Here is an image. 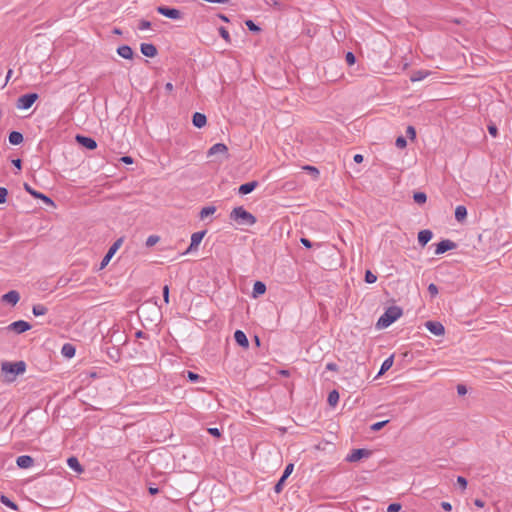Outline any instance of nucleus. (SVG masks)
<instances>
[{
	"label": "nucleus",
	"instance_id": "nucleus-38",
	"mask_svg": "<svg viewBox=\"0 0 512 512\" xmlns=\"http://www.w3.org/2000/svg\"><path fill=\"white\" fill-rule=\"evenodd\" d=\"M245 25L248 27V29L250 31H254V32L260 31V28L252 20H246Z\"/></svg>",
	"mask_w": 512,
	"mask_h": 512
},
{
	"label": "nucleus",
	"instance_id": "nucleus-18",
	"mask_svg": "<svg viewBox=\"0 0 512 512\" xmlns=\"http://www.w3.org/2000/svg\"><path fill=\"white\" fill-rule=\"evenodd\" d=\"M205 234H206V231H199V232L193 233L191 236V243H190L189 249L191 250V249L197 248L199 246V244L201 243Z\"/></svg>",
	"mask_w": 512,
	"mask_h": 512
},
{
	"label": "nucleus",
	"instance_id": "nucleus-32",
	"mask_svg": "<svg viewBox=\"0 0 512 512\" xmlns=\"http://www.w3.org/2000/svg\"><path fill=\"white\" fill-rule=\"evenodd\" d=\"M62 354L68 358H71L75 354V348L71 344H65L62 347Z\"/></svg>",
	"mask_w": 512,
	"mask_h": 512
},
{
	"label": "nucleus",
	"instance_id": "nucleus-13",
	"mask_svg": "<svg viewBox=\"0 0 512 512\" xmlns=\"http://www.w3.org/2000/svg\"><path fill=\"white\" fill-rule=\"evenodd\" d=\"M19 299L20 295L15 290L9 291L2 296V301L12 306L16 305L19 302Z\"/></svg>",
	"mask_w": 512,
	"mask_h": 512
},
{
	"label": "nucleus",
	"instance_id": "nucleus-47",
	"mask_svg": "<svg viewBox=\"0 0 512 512\" xmlns=\"http://www.w3.org/2000/svg\"><path fill=\"white\" fill-rule=\"evenodd\" d=\"M488 131L489 134L493 137H496L498 135V129L495 124L491 123L488 125Z\"/></svg>",
	"mask_w": 512,
	"mask_h": 512
},
{
	"label": "nucleus",
	"instance_id": "nucleus-60",
	"mask_svg": "<svg viewBox=\"0 0 512 512\" xmlns=\"http://www.w3.org/2000/svg\"><path fill=\"white\" fill-rule=\"evenodd\" d=\"M12 164H13L17 169H19V170L21 169V164H22V162H21V160H20V159H14V160L12 161Z\"/></svg>",
	"mask_w": 512,
	"mask_h": 512
},
{
	"label": "nucleus",
	"instance_id": "nucleus-9",
	"mask_svg": "<svg viewBox=\"0 0 512 512\" xmlns=\"http://www.w3.org/2000/svg\"><path fill=\"white\" fill-rule=\"evenodd\" d=\"M122 243H123V239L122 238H119L118 240H116L113 243V245L109 248L107 254L102 259L101 268H103L104 266H106L108 264V262L110 261L112 256L116 253V251L120 248Z\"/></svg>",
	"mask_w": 512,
	"mask_h": 512
},
{
	"label": "nucleus",
	"instance_id": "nucleus-59",
	"mask_svg": "<svg viewBox=\"0 0 512 512\" xmlns=\"http://www.w3.org/2000/svg\"><path fill=\"white\" fill-rule=\"evenodd\" d=\"M441 507L446 511H450L452 509V506L449 502H442Z\"/></svg>",
	"mask_w": 512,
	"mask_h": 512
},
{
	"label": "nucleus",
	"instance_id": "nucleus-58",
	"mask_svg": "<svg viewBox=\"0 0 512 512\" xmlns=\"http://www.w3.org/2000/svg\"><path fill=\"white\" fill-rule=\"evenodd\" d=\"M121 161L124 162L125 164H132L133 163V159L130 156H123V157H121Z\"/></svg>",
	"mask_w": 512,
	"mask_h": 512
},
{
	"label": "nucleus",
	"instance_id": "nucleus-44",
	"mask_svg": "<svg viewBox=\"0 0 512 512\" xmlns=\"http://www.w3.org/2000/svg\"><path fill=\"white\" fill-rule=\"evenodd\" d=\"M345 60L348 65H353L356 61L355 55L352 52H348L345 56Z\"/></svg>",
	"mask_w": 512,
	"mask_h": 512
},
{
	"label": "nucleus",
	"instance_id": "nucleus-11",
	"mask_svg": "<svg viewBox=\"0 0 512 512\" xmlns=\"http://www.w3.org/2000/svg\"><path fill=\"white\" fill-rule=\"evenodd\" d=\"M228 148L223 143H216L208 150V156H214L217 154L227 157Z\"/></svg>",
	"mask_w": 512,
	"mask_h": 512
},
{
	"label": "nucleus",
	"instance_id": "nucleus-28",
	"mask_svg": "<svg viewBox=\"0 0 512 512\" xmlns=\"http://www.w3.org/2000/svg\"><path fill=\"white\" fill-rule=\"evenodd\" d=\"M265 291H266V285L263 282H261V281L255 282L254 287H253L254 296L264 294Z\"/></svg>",
	"mask_w": 512,
	"mask_h": 512
},
{
	"label": "nucleus",
	"instance_id": "nucleus-7",
	"mask_svg": "<svg viewBox=\"0 0 512 512\" xmlns=\"http://www.w3.org/2000/svg\"><path fill=\"white\" fill-rule=\"evenodd\" d=\"M371 455V451L367 449H354L352 452L346 457L348 462H357L362 458H367Z\"/></svg>",
	"mask_w": 512,
	"mask_h": 512
},
{
	"label": "nucleus",
	"instance_id": "nucleus-40",
	"mask_svg": "<svg viewBox=\"0 0 512 512\" xmlns=\"http://www.w3.org/2000/svg\"><path fill=\"white\" fill-rule=\"evenodd\" d=\"M293 469H294V465H293L292 463L288 464V465L285 467V470H284V472H283L282 477H284V478H286V479H287V478L291 475V473L293 472Z\"/></svg>",
	"mask_w": 512,
	"mask_h": 512
},
{
	"label": "nucleus",
	"instance_id": "nucleus-62",
	"mask_svg": "<svg viewBox=\"0 0 512 512\" xmlns=\"http://www.w3.org/2000/svg\"><path fill=\"white\" fill-rule=\"evenodd\" d=\"M474 504H475L477 507H479V508L484 507V502H483L482 500H480V499H476V500L474 501Z\"/></svg>",
	"mask_w": 512,
	"mask_h": 512
},
{
	"label": "nucleus",
	"instance_id": "nucleus-50",
	"mask_svg": "<svg viewBox=\"0 0 512 512\" xmlns=\"http://www.w3.org/2000/svg\"><path fill=\"white\" fill-rule=\"evenodd\" d=\"M457 483L461 486V488L463 490L466 489V487H467V480L464 477L458 476L457 477Z\"/></svg>",
	"mask_w": 512,
	"mask_h": 512
},
{
	"label": "nucleus",
	"instance_id": "nucleus-34",
	"mask_svg": "<svg viewBox=\"0 0 512 512\" xmlns=\"http://www.w3.org/2000/svg\"><path fill=\"white\" fill-rule=\"evenodd\" d=\"M377 280V276L373 274L370 270H367L365 273V281L369 284L375 283Z\"/></svg>",
	"mask_w": 512,
	"mask_h": 512
},
{
	"label": "nucleus",
	"instance_id": "nucleus-42",
	"mask_svg": "<svg viewBox=\"0 0 512 512\" xmlns=\"http://www.w3.org/2000/svg\"><path fill=\"white\" fill-rule=\"evenodd\" d=\"M8 191L4 187H0V204H3L7 200Z\"/></svg>",
	"mask_w": 512,
	"mask_h": 512
},
{
	"label": "nucleus",
	"instance_id": "nucleus-63",
	"mask_svg": "<svg viewBox=\"0 0 512 512\" xmlns=\"http://www.w3.org/2000/svg\"><path fill=\"white\" fill-rule=\"evenodd\" d=\"M165 89L168 92H171L173 90V84L171 82L166 83Z\"/></svg>",
	"mask_w": 512,
	"mask_h": 512
},
{
	"label": "nucleus",
	"instance_id": "nucleus-31",
	"mask_svg": "<svg viewBox=\"0 0 512 512\" xmlns=\"http://www.w3.org/2000/svg\"><path fill=\"white\" fill-rule=\"evenodd\" d=\"M327 400H328L329 405H331L333 407L336 406V404L339 401V393H338V391H336V390L331 391L329 393V395H328V399Z\"/></svg>",
	"mask_w": 512,
	"mask_h": 512
},
{
	"label": "nucleus",
	"instance_id": "nucleus-3",
	"mask_svg": "<svg viewBox=\"0 0 512 512\" xmlns=\"http://www.w3.org/2000/svg\"><path fill=\"white\" fill-rule=\"evenodd\" d=\"M402 315V311L400 308L396 306L389 307L384 314L377 321V328L383 329L390 326L393 322H395Z\"/></svg>",
	"mask_w": 512,
	"mask_h": 512
},
{
	"label": "nucleus",
	"instance_id": "nucleus-64",
	"mask_svg": "<svg viewBox=\"0 0 512 512\" xmlns=\"http://www.w3.org/2000/svg\"><path fill=\"white\" fill-rule=\"evenodd\" d=\"M149 492H150V494L155 495V494H157L159 492V489L158 488H154V487H150L149 488Z\"/></svg>",
	"mask_w": 512,
	"mask_h": 512
},
{
	"label": "nucleus",
	"instance_id": "nucleus-1",
	"mask_svg": "<svg viewBox=\"0 0 512 512\" xmlns=\"http://www.w3.org/2000/svg\"><path fill=\"white\" fill-rule=\"evenodd\" d=\"M1 370L5 374L6 380L8 382H12L15 380L17 375L23 374L25 372L26 364L24 361L3 362L1 365Z\"/></svg>",
	"mask_w": 512,
	"mask_h": 512
},
{
	"label": "nucleus",
	"instance_id": "nucleus-39",
	"mask_svg": "<svg viewBox=\"0 0 512 512\" xmlns=\"http://www.w3.org/2000/svg\"><path fill=\"white\" fill-rule=\"evenodd\" d=\"M286 478L282 477L279 479V481L276 483L274 490L276 493H280L282 491L283 485L285 483Z\"/></svg>",
	"mask_w": 512,
	"mask_h": 512
},
{
	"label": "nucleus",
	"instance_id": "nucleus-46",
	"mask_svg": "<svg viewBox=\"0 0 512 512\" xmlns=\"http://www.w3.org/2000/svg\"><path fill=\"white\" fill-rule=\"evenodd\" d=\"M428 292L432 297H434L438 294V287L434 283H431L428 286Z\"/></svg>",
	"mask_w": 512,
	"mask_h": 512
},
{
	"label": "nucleus",
	"instance_id": "nucleus-2",
	"mask_svg": "<svg viewBox=\"0 0 512 512\" xmlns=\"http://www.w3.org/2000/svg\"><path fill=\"white\" fill-rule=\"evenodd\" d=\"M230 219L240 225H254L256 218L250 212L246 211L242 206L234 208L230 213Z\"/></svg>",
	"mask_w": 512,
	"mask_h": 512
},
{
	"label": "nucleus",
	"instance_id": "nucleus-25",
	"mask_svg": "<svg viewBox=\"0 0 512 512\" xmlns=\"http://www.w3.org/2000/svg\"><path fill=\"white\" fill-rule=\"evenodd\" d=\"M9 142L12 145H19L23 142V135L18 131H13L9 134Z\"/></svg>",
	"mask_w": 512,
	"mask_h": 512
},
{
	"label": "nucleus",
	"instance_id": "nucleus-15",
	"mask_svg": "<svg viewBox=\"0 0 512 512\" xmlns=\"http://www.w3.org/2000/svg\"><path fill=\"white\" fill-rule=\"evenodd\" d=\"M16 463H17L18 467L27 469L33 465L34 460L29 455H21L17 458Z\"/></svg>",
	"mask_w": 512,
	"mask_h": 512
},
{
	"label": "nucleus",
	"instance_id": "nucleus-16",
	"mask_svg": "<svg viewBox=\"0 0 512 512\" xmlns=\"http://www.w3.org/2000/svg\"><path fill=\"white\" fill-rule=\"evenodd\" d=\"M207 118L200 112H195L192 117V123L197 128H202L206 125Z\"/></svg>",
	"mask_w": 512,
	"mask_h": 512
},
{
	"label": "nucleus",
	"instance_id": "nucleus-24",
	"mask_svg": "<svg viewBox=\"0 0 512 512\" xmlns=\"http://www.w3.org/2000/svg\"><path fill=\"white\" fill-rule=\"evenodd\" d=\"M467 217V209L465 206L459 205L455 209V219L458 222H463Z\"/></svg>",
	"mask_w": 512,
	"mask_h": 512
},
{
	"label": "nucleus",
	"instance_id": "nucleus-29",
	"mask_svg": "<svg viewBox=\"0 0 512 512\" xmlns=\"http://www.w3.org/2000/svg\"><path fill=\"white\" fill-rule=\"evenodd\" d=\"M392 365H393V356H390L383 361L380 371H379V374H383L384 372L389 370L392 367Z\"/></svg>",
	"mask_w": 512,
	"mask_h": 512
},
{
	"label": "nucleus",
	"instance_id": "nucleus-10",
	"mask_svg": "<svg viewBox=\"0 0 512 512\" xmlns=\"http://www.w3.org/2000/svg\"><path fill=\"white\" fill-rule=\"evenodd\" d=\"M425 327L429 332H431L435 336H442L445 333L444 326L437 321H427L425 323Z\"/></svg>",
	"mask_w": 512,
	"mask_h": 512
},
{
	"label": "nucleus",
	"instance_id": "nucleus-49",
	"mask_svg": "<svg viewBox=\"0 0 512 512\" xmlns=\"http://www.w3.org/2000/svg\"><path fill=\"white\" fill-rule=\"evenodd\" d=\"M187 377L192 382H196L200 379V376L192 371L187 372Z\"/></svg>",
	"mask_w": 512,
	"mask_h": 512
},
{
	"label": "nucleus",
	"instance_id": "nucleus-51",
	"mask_svg": "<svg viewBox=\"0 0 512 512\" xmlns=\"http://www.w3.org/2000/svg\"><path fill=\"white\" fill-rule=\"evenodd\" d=\"M163 298H164V301H165L166 303H168V302H169V287H168V285H165V286L163 287Z\"/></svg>",
	"mask_w": 512,
	"mask_h": 512
},
{
	"label": "nucleus",
	"instance_id": "nucleus-61",
	"mask_svg": "<svg viewBox=\"0 0 512 512\" xmlns=\"http://www.w3.org/2000/svg\"><path fill=\"white\" fill-rule=\"evenodd\" d=\"M353 159L356 163H361L363 161V156L361 154H356Z\"/></svg>",
	"mask_w": 512,
	"mask_h": 512
},
{
	"label": "nucleus",
	"instance_id": "nucleus-17",
	"mask_svg": "<svg viewBox=\"0 0 512 512\" xmlns=\"http://www.w3.org/2000/svg\"><path fill=\"white\" fill-rule=\"evenodd\" d=\"M257 186H258V182L257 181L247 182V183H244V184L240 185V187L238 189V192L241 195H246V194H249L252 191H254V189Z\"/></svg>",
	"mask_w": 512,
	"mask_h": 512
},
{
	"label": "nucleus",
	"instance_id": "nucleus-6",
	"mask_svg": "<svg viewBox=\"0 0 512 512\" xmlns=\"http://www.w3.org/2000/svg\"><path fill=\"white\" fill-rule=\"evenodd\" d=\"M157 12L167 18L174 19V20H178L182 16V13L180 10L175 9V8L166 7V6L157 7Z\"/></svg>",
	"mask_w": 512,
	"mask_h": 512
},
{
	"label": "nucleus",
	"instance_id": "nucleus-21",
	"mask_svg": "<svg viewBox=\"0 0 512 512\" xmlns=\"http://www.w3.org/2000/svg\"><path fill=\"white\" fill-rule=\"evenodd\" d=\"M117 53L124 59H132L133 58V50L128 45H122L118 47Z\"/></svg>",
	"mask_w": 512,
	"mask_h": 512
},
{
	"label": "nucleus",
	"instance_id": "nucleus-23",
	"mask_svg": "<svg viewBox=\"0 0 512 512\" xmlns=\"http://www.w3.org/2000/svg\"><path fill=\"white\" fill-rule=\"evenodd\" d=\"M68 466L77 473H82L83 468L76 457H70L67 459Z\"/></svg>",
	"mask_w": 512,
	"mask_h": 512
},
{
	"label": "nucleus",
	"instance_id": "nucleus-27",
	"mask_svg": "<svg viewBox=\"0 0 512 512\" xmlns=\"http://www.w3.org/2000/svg\"><path fill=\"white\" fill-rule=\"evenodd\" d=\"M216 211V207L215 206H206V207H203L199 213V217L201 220H204L206 217L214 214Z\"/></svg>",
	"mask_w": 512,
	"mask_h": 512
},
{
	"label": "nucleus",
	"instance_id": "nucleus-12",
	"mask_svg": "<svg viewBox=\"0 0 512 512\" xmlns=\"http://www.w3.org/2000/svg\"><path fill=\"white\" fill-rule=\"evenodd\" d=\"M76 140L79 144H81L83 147L89 150H93L97 147L96 141L90 137L77 135Z\"/></svg>",
	"mask_w": 512,
	"mask_h": 512
},
{
	"label": "nucleus",
	"instance_id": "nucleus-20",
	"mask_svg": "<svg viewBox=\"0 0 512 512\" xmlns=\"http://www.w3.org/2000/svg\"><path fill=\"white\" fill-rule=\"evenodd\" d=\"M432 236L433 234L430 230H421L418 233V242L421 244V246H425L432 239Z\"/></svg>",
	"mask_w": 512,
	"mask_h": 512
},
{
	"label": "nucleus",
	"instance_id": "nucleus-55",
	"mask_svg": "<svg viewBox=\"0 0 512 512\" xmlns=\"http://www.w3.org/2000/svg\"><path fill=\"white\" fill-rule=\"evenodd\" d=\"M208 432L215 437H219L221 435L218 428H209Z\"/></svg>",
	"mask_w": 512,
	"mask_h": 512
},
{
	"label": "nucleus",
	"instance_id": "nucleus-8",
	"mask_svg": "<svg viewBox=\"0 0 512 512\" xmlns=\"http://www.w3.org/2000/svg\"><path fill=\"white\" fill-rule=\"evenodd\" d=\"M456 246H457L456 243L449 239L442 240L441 242H439L436 245L435 254L436 255L443 254L449 250L455 249Z\"/></svg>",
	"mask_w": 512,
	"mask_h": 512
},
{
	"label": "nucleus",
	"instance_id": "nucleus-14",
	"mask_svg": "<svg viewBox=\"0 0 512 512\" xmlns=\"http://www.w3.org/2000/svg\"><path fill=\"white\" fill-rule=\"evenodd\" d=\"M140 50H141V53L146 57L152 58L157 55V49L151 43H142Z\"/></svg>",
	"mask_w": 512,
	"mask_h": 512
},
{
	"label": "nucleus",
	"instance_id": "nucleus-35",
	"mask_svg": "<svg viewBox=\"0 0 512 512\" xmlns=\"http://www.w3.org/2000/svg\"><path fill=\"white\" fill-rule=\"evenodd\" d=\"M24 189L30 194L32 195L33 197L35 198H38L41 196L42 193L34 190L30 185H28L27 183L24 184Z\"/></svg>",
	"mask_w": 512,
	"mask_h": 512
},
{
	"label": "nucleus",
	"instance_id": "nucleus-37",
	"mask_svg": "<svg viewBox=\"0 0 512 512\" xmlns=\"http://www.w3.org/2000/svg\"><path fill=\"white\" fill-rule=\"evenodd\" d=\"M159 241V237L156 235H151L146 240V245L148 247L154 246Z\"/></svg>",
	"mask_w": 512,
	"mask_h": 512
},
{
	"label": "nucleus",
	"instance_id": "nucleus-33",
	"mask_svg": "<svg viewBox=\"0 0 512 512\" xmlns=\"http://www.w3.org/2000/svg\"><path fill=\"white\" fill-rule=\"evenodd\" d=\"M413 199L417 204H424L427 200V196L423 192H416L413 195Z\"/></svg>",
	"mask_w": 512,
	"mask_h": 512
},
{
	"label": "nucleus",
	"instance_id": "nucleus-30",
	"mask_svg": "<svg viewBox=\"0 0 512 512\" xmlns=\"http://www.w3.org/2000/svg\"><path fill=\"white\" fill-rule=\"evenodd\" d=\"M0 501H1L2 504L7 506L8 508H10L12 510H18L17 504L14 503L13 501H11L7 496L1 495Z\"/></svg>",
	"mask_w": 512,
	"mask_h": 512
},
{
	"label": "nucleus",
	"instance_id": "nucleus-45",
	"mask_svg": "<svg viewBox=\"0 0 512 512\" xmlns=\"http://www.w3.org/2000/svg\"><path fill=\"white\" fill-rule=\"evenodd\" d=\"M401 505L399 503H392L387 507V512H399Z\"/></svg>",
	"mask_w": 512,
	"mask_h": 512
},
{
	"label": "nucleus",
	"instance_id": "nucleus-56",
	"mask_svg": "<svg viewBox=\"0 0 512 512\" xmlns=\"http://www.w3.org/2000/svg\"><path fill=\"white\" fill-rule=\"evenodd\" d=\"M326 369L330 371H336L338 369V366L335 363L330 362L326 364Z\"/></svg>",
	"mask_w": 512,
	"mask_h": 512
},
{
	"label": "nucleus",
	"instance_id": "nucleus-57",
	"mask_svg": "<svg viewBox=\"0 0 512 512\" xmlns=\"http://www.w3.org/2000/svg\"><path fill=\"white\" fill-rule=\"evenodd\" d=\"M300 242L307 248L312 247V243L307 238H301Z\"/></svg>",
	"mask_w": 512,
	"mask_h": 512
},
{
	"label": "nucleus",
	"instance_id": "nucleus-54",
	"mask_svg": "<svg viewBox=\"0 0 512 512\" xmlns=\"http://www.w3.org/2000/svg\"><path fill=\"white\" fill-rule=\"evenodd\" d=\"M457 393H458L459 395H461V396H462V395H465V394L467 393V388H466L464 385L459 384V385L457 386Z\"/></svg>",
	"mask_w": 512,
	"mask_h": 512
},
{
	"label": "nucleus",
	"instance_id": "nucleus-4",
	"mask_svg": "<svg viewBox=\"0 0 512 512\" xmlns=\"http://www.w3.org/2000/svg\"><path fill=\"white\" fill-rule=\"evenodd\" d=\"M37 99L38 94L36 93L25 94L18 98L16 106L22 110L29 109Z\"/></svg>",
	"mask_w": 512,
	"mask_h": 512
},
{
	"label": "nucleus",
	"instance_id": "nucleus-36",
	"mask_svg": "<svg viewBox=\"0 0 512 512\" xmlns=\"http://www.w3.org/2000/svg\"><path fill=\"white\" fill-rule=\"evenodd\" d=\"M395 145H396L397 148L403 149V148L406 147L407 141H406V139L403 136H399L396 139Z\"/></svg>",
	"mask_w": 512,
	"mask_h": 512
},
{
	"label": "nucleus",
	"instance_id": "nucleus-22",
	"mask_svg": "<svg viewBox=\"0 0 512 512\" xmlns=\"http://www.w3.org/2000/svg\"><path fill=\"white\" fill-rule=\"evenodd\" d=\"M430 72L427 70H418L414 71L411 74L410 80L412 82H418L424 80L427 76H429Z\"/></svg>",
	"mask_w": 512,
	"mask_h": 512
},
{
	"label": "nucleus",
	"instance_id": "nucleus-43",
	"mask_svg": "<svg viewBox=\"0 0 512 512\" xmlns=\"http://www.w3.org/2000/svg\"><path fill=\"white\" fill-rule=\"evenodd\" d=\"M219 33L226 42H230L229 32L224 27L219 28Z\"/></svg>",
	"mask_w": 512,
	"mask_h": 512
},
{
	"label": "nucleus",
	"instance_id": "nucleus-41",
	"mask_svg": "<svg viewBox=\"0 0 512 512\" xmlns=\"http://www.w3.org/2000/svg\"><path fill=\"white\" fill-rule=\"evenodd\" d=\"M388 423V420H385V421H381V422H377V423H374L372 426H371V430L373 431H379L380 429H382L386 424Z\"/></svg>",
	"mask_w": 512,
	"mask_h": 512
},
{
	"label": "nucleus",
	"instance_id": "nucleus-52",
	"mask_svg": "<svg viewBox=\"0 0 512 512\" xmlns=\"http://www.w3.org/2000/svg\"><path fill=\"white\" fill-rule=\"evenodd\" d=\"M406 132H407V135H408L410 138H412V139H413V138H415V136H416V131H415V129H414V127H413V126H408V127H407V131H406Z\"/></svg>",
	"mask_w": 512,
	"mask_h": 512
},
{
	"label": "nucleus",
	"instance_id": "nucleus-53",
	"mask_svg": "<svg viewBox=\"0 0 512 512\" xmlns=\"http://www.w3.org/2000/svg\"><path fill=\"white\" fill-rule=\"evenodd\" d=\"M39 199H41L44 203H46L48 205H54V202L48 196L44 195L43 193L41 194Z\"/></svg>",
	"mask_w": 512,
	"mask_h": 512
},
{
	"label": "nucleus",
	"instance_id": "nucleus-19",
	"mask_svg": "<svg viewBox=\"0 0 512 512\" xmlns=\"http://www.w3.org/2000/svg\"><path fill=\"white\" fill-rule=\"evenodd\" d=\"M234 339L237 342L238 345L247 348L249 346L248 339L245 335V333L241 330H236L234 333Z\"/></svg>",
	"mask_w": 512,
	"mask_h": 512
},
{
	"label": "nucleus",
	"instance_id": "nucleus-5",
	"mask_svg": "<svg viewBox=\"0 0 512 512\" xmlns=\"http://www.w3.org/2000/svg\"><path fill=\"white\" fill-rule=\"evenodd\" d=\"M6 329L9 331H13L17 334H21V333H24V332L30 330L31 325L24 320H18V321H15V322H12L11 324H9L6 327Z\"/></svg>",
	"mask_w": 512,
	"mask_h": 512
},
{
	"label": "nucleus",
	"instance_id": "nucleus-26",
	"mask_svg": "<svg viewBox=\"0 0 512 512\" xmlns=\"http://www.w3.org/2000/svg\"><path fill=\"white\" fill-rule=\"evenodd\" d=\"M47 311V307L42 304H36L32 307V313L36 317L45 315Z\"/></svg>",
	"mask_w": 512,
	"mask_h": 512
},
{
	"label": "nucleus",
	"instance_id": "nucleus-48",
	"mask_svg": "<svg viewBox=\"0 0 512 512\" xmlns=\"http://www.w3.org/2000/svg\"><path fill=\"white\" fill-rule=\"evenodd\" d=\"M151 27V23L147 20H141L140 23H139V30H146V29H149Z\"/></svg>",
	"mask_w": 512,
	"mask_h": 512
}]
</instances>
